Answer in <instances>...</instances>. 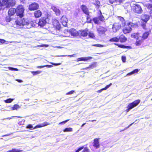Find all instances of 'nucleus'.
I'll use <instances>...</instances> for the list:
<instances>
[{"instance_id": "f257e3e1", "label": "nucleus", "mask_w": 152, "mask_h": 152, "mask_svg": "<svg viewBox=\"0 0 152 152\" xmlns=\"http://www.w3.org/2000/svg\"><path fill=\"white\" fill-rule=\"evenodd\" d=\"M16 4L15 0H0V11L5 8L14 7Z\"/></svg>"}, {"instance_id": "f03ea898", "label": "nucleus", "mask_w": 152, "mask_h": 152, "mask_svg": "<svg viewBox=\"0 0 152 152\" xmlns=\"http://www.w3.org/2000/svg\"><path fill=\"white\" fill-rule=\"evenodd\" d=\"M138 26L137 23L134 24L132 22L127 23L125 27L123 28L122 31V32L124 34L130 33L132 30V27L133 26Z\"/></svg>"}, {"instance_id": "7ed1b4c3", "label": "nucleus", "mask_w": 152, "mask_h": 152, "mask_svg": "<svg viewBox=\"0 0 152 152\" xmlns=\"http://www.w3.org/2000/svg\"><path fill=\"white\" fill-rule=\"evenodd\" d=\"M132 12L136 14H140L142 13L143 10L141 6L138 4H134L131 6Z\"/></svg>"}, {"instance_id": "20e7f679", "label": "nucleus", "mask_w": 152, "mask_h": 152, "mask_svg": "<svg viewBox=\"0 0 152 152\" xmlns=\"http://www.w3.org/2000/svg\"><path fill=\"white\" fill-rule=\"evenodd\" d=\"M16 16H19L20 18L24 16L25 9L22 5H18L16 8Z\"/></svg>"}, {"instance_id": "39448f33", "label": "nucleus", "mask_w": 152, "mask_h": 152, "mask_svg": "<svg viewBox=\"0 0 152 152\" xmlns=\"http://www.w3.org/2000/svg\"><path fill=\"white\" fill-rule=\"evenodd\" d=\"M140 100L138 99L130 103L127 106V109L126 110V112H129L130 110L137 106L140 102Z\"/></svg>"}, {"instance_id": "423d86ee", "label": "nucleus", "mask_w": 152, "mask_h": 152, "mask_svg": "<svg viewBox=\"0 0 152 152\" xmlns=\"http://www.w3.org/2000/svg\"><path fill=\"white\" fill-rule=\"evenodd\" d=\"M16 25L19 26H28L31 23L28 22V20H25L24 18L17 19L15 21Z\"/></svg>"}, {"instance_id": "0eeeda50", "label": "nucleus", "mask_w": 152, "mask_h": 152, "mask_svg": "<svg viewBox=\"0 0 152 152\" xmlns=\"http://www.w3.org/2000/svg\"><path fill=\"white\" fill-rule=\"evenodd\" d=\"M100 15L98 17H95L92 19V20L94 23L96 24H99L100 22L99 20L101 21H103L104 20V18L103 16L102 15V13L100 10Z\"/></svg>"}, {"instance_id": "6e6552de", "label": "nucleus", "mask_w": 152, "mask_h": 152, "mask_svg": "<svg viewBox=\"0 0 152 152\" xmlns=\"http://www.w3.org/2000/svg\"><path fill=\"white\" fill-rule=\"evenodd\" d=\"M121 24L119 22H115L113 25L112 28L114 31L116 32L121 28Z\"/></svg>"}, {"instance_id": "1a4fd4ad", "label": "nucleus", "mask_w": 152, "mask_h": 152, "mask_svg": "<svg viewBox=\"0 0 152 152\" xmlns=\"http://www.w3.org/2000/svg\"><path fill=\"white\" fill-rule=\"evenodd\" d=\"M39 7L38 4L34 3L29 5L28 9L30 11H34L37 10Z\"/></svg>"}, {"instance_id": "9d476101", "label": "nucleus", "mask_w": 152, "mask_h": 152, "mask_svg": "<svg viewBox=\"0 0 152 152\" xmlns=\"http://www.w3.org/2000/svg\"><path fill=\"white\" fill-rule=\"evenodd\" d=\"M150 16L147 14H143L141 16V20L142 22L147 23L150 19Z\"/></svg>"}, {"instance_id": "9b49d317", "label": "nucleus", "mask_w": 152, "mask_h": 152, "mask_svg": "<svg viewBox=\"0 0 152 152\" xmlns=\"http://www.w3.org/2000/svg\"><path fill=\"white\" fill-rule=\"evenodd\" d=\"M97 30L99 34L101 35L105 34L107 30L104 27L99 26V27L97 28Z\"/></svg>"}, {"instance_id": "f8f14e48", "label": "nucleus", "mask_w": 152, "mask_h": 152, "mask_svg": "<svg viewBox=\"0 0 152 152\" xmlns=\"http://www.w3.org/2000/svg\"><path fill=\"white\" fill-rule=\"evenodd\" d=\"M46 18L45 17H42L39 20L38 23V24L39 26L41 27H43L45 26L47 22L46 21Z\"/></svg>"}, {"instance_id": "ddd939ff", "label": "nucleus", "mask_w": 152, "mask_h": 152, "mask_svg": "<svg viewBox=\"0 0 152 152\" xmlns=\"http://www.w3.org/2000/svg\"><path fill=\"white\" fill-rule=\"evenodd\" d=\"M52 24L53 27L57 30H59L60 28V26L58 21L57 20H53L52 21Z\"/></svg>"}, {"instance_id": "4468645a", "label": "nucleus", "mask_w": 152, "mask_h": 152, "mask_svg": "<svg viewBox=\"0 0 152 152\" xmlns=\"http://www.w3.org/2000/svg\"><path fill=\"white\" fill-rule=\"evenodd\" d=\"M88 30L86 29L79 30L80 36V37H86L87 36L88 34Z\"/></svg>"}, {"instance_id": "2eb2a0df", "label": "nucleus", "mask_w": 152, "mask_h": 152, "mask_svg": "<svg viewBox=\"0 0 152 152\" xmlns=\"http://www.w3.org/2000/svg\"><path fill=\"white\" fill-rule=\"evenodd\" d=\"M99 140V138H96L94 140L93 146L96 149L100 147Z\"/></svg>"}, {"instance_id": "dca6fc26", "label": "nucleus", "mask_w": 152, "mask_h": 152, "mask_svg": "<svg viewBox=\"0 0 152 152\" xmlns=\"http://www.w3.org/2000/svg\"><path fill=\"white\" fill-rule=\"evenodd\" d=\"M80 7L84 13L86 15H89L90 12L89 11L88 8L86 6L84 5H82Z\"/></svg>"}, {"instance_id": "f3484780", "label": "nucleus", "mask_w": 152, "mask_h": 152, "mask_svg": "<svg viewBox=\"0 0 152 152\" xmlns=\"http://www.w3.org/2000/svg\"><path fill=\"white\" fill-rule=\"evenodd\" d=\"M60 21L63 26H67L68 20L65 16H63L60 19Z\"/></svg>"}, {"instance_id": "a211bd4d", "label": "nucleus", "mask_w": 152, "mask_h": 152, "mask_svg": "<svg viewBox=\"0 0 152 152\" xmlns=\"http://www.w3.org/2000/svg\"><path fill=\"white\" fill-rule=\"evenodd\" d=\"M144 40L141 38V39H137L135 43V45L137 46H143V45Z\"/></svg>"}, {"instance_id": "6ab92c4d", "label": "nucleus", "mask_w": 152, "mask_h": 152, "mask_svg": "<svg viewBox=\"0 0 152 152\" xmlns=\"http://www.w3.org/2000/svg\"><path fill=\"white\" fill-rule=\"evenodd\" d=\"M51 9L53 11L55 12L56 16H58L60 15L61 12L60 10L54 6H52Z\"/></svg>"}, {"instance_id": "aec40b11", "label": "nucleus", "mask_w": 152, "mask_h": 152, "mask_svg": "<svg viewBox=\"0 0 152 152\" xmlns=\"http://www.w3.org/2000/svg\"><path fill=\"white\" fill-rule=\"evenodd\" d=\"M69 32L71 35L73 36H77L79 34L78 32L73 28L70 29L69 30Z\"/></svg>"}, {"instance_id": "412c9836", "label": "nucleus", "mask_w": 152, "mask_h": 152, "mask_svg": "<svg viewBox=\"0 0 152 152\" xmlns=\"http://www.w3.org/2000/svg\"><path fill=\"white\" fill-rule=\"evenodd\" d=\"M8 14L10 16H12L16 13V9L14 8H11L9 9L8 11Z\"/></svg>"}, {"instance_id": "4be33fe9", "label": "nucleus", "mask_w": 152, "mask_h": 152, "mask_svg": "<svg viewBox=\"0 0 152 152\" xmlns=\"http://www.w3.org/2000/svg\"><path fill=\"white\" fill-rule=\"evenodd\" d=\"M151 33V30H149L148 31L145 32L143 34L142 37H141V38H142L144 40L148 38V35Z\"/></svg>"}, {"instance_id": "5701e85b", "label": "nucleus", "mask_w": 152, "mask_h": 152, "mask_svg": "<svg viewBox=\"0 0 152 152\" xmlns=\"http://www.w3.org/2000/svg\"><path fill=\"white\" fill-rule=\"evenodd\" d=\"M127 40V38L123 34L120 35L118 38V41L121 42H125Z\"/></svg>"}, {"instance_id": "b1692460", "label": "nucleus", "mask_w": 152, "mask_h": 152, "mask_svg": "<svg viewBox=\"0 0 152 152\" xmlns=\"http://www.w3.org/2000/svg\"><path fill=\"white\" fill-rule=\"evenodd\" d=\"M92 58L91 57H80L78 58L77 59V61H86L88 60H90Z\"/></svg>"}, {"instance_id": "393cba45", "label": "nucleus", "mask_w": 152, "mask_h": 152, "mask_svg": "<svg viewBox=\"0 0 152 152\" xmlns=\"http://www.w3.org/2000/svg\"><path fill=\"white\" fill-rule=\"evenodd\" d=\"M42 13L41 11L39 10H37L34 12V15L36 18H38L42 16Z\"/></svg>"}, {"instance_id": "a878e982", "label": "nucleus", "mask_w": 152, "mask_h": 152, "mask_svg": "<svg viewBox=\"0 0 152 152\" xmlns=\"http://www.w3.org/2000/svg\"><path fill=\"white\" fill-rule=\"evenodd\" d=\"M50 124L47 122H45L43 124H39L36 125L33 128V129H34L37 128L47 126Z\"/></svg>"}, {"instance_id": "bb28decb", "label": "nucleus", "mask_w": 152, "mask_h": 152, "mask_svg": "<svg viewBox=\"0 0 152 152\" xmlns=\"http://www.w3.org/2000/svg\"><path fill=\"white\" fill-rule=\"evenodd\" d=\"M114 45L117 46L118 47L122 48H127V49H131L132 48V47L130 46H125L124 45H121V44H119L117 43H115Z\"/></svg>"}, {"instance_id": "cd10ccee", "label": "nucleus", "mask_w": 152, "mask_h": 152, "mask_svg": "<svg viewBox=\"0 0 152 152\" xmlns=\"http://www.w3.org/2000/svg\"><path fill=\"white\" fill-rule=\"evenodd\" d=\"M139 33H134L131 34V37L132 38L136 39H139L141 38V36H139Z\"/></svg>"}, {"instance_id": "c85d7f7f", "label": "nucleus", "mask_w": 152, "mask_h": 152, "mask_svg": "<svg viewBox=\"0 0 152 152\" xmlns=\"http://www.w3.org/2000/svg\"><path fill=\"white\" fill-rule=\"evenodd\" d=\"M112 84L111 83H110L109 84L107 85L105 87L97 91V92L100 93H101L102 91L106 90L108 88H109L111 85H112Z\"/></svg>"}, {"instance_id": "c756f323", "label": "nucleus", "mask_w": 152, "mask_h": 152, "mask_svg": "<svg viewBox=\"0 0 152 152\" xmlns=\"http://www.w3.org/2000/svg\"><path fill=\"white\" fill-rule=\"evenodd\" d=\"M124 0H109V2L111 4H113L114 3H121Z\"/></svg>"}, {"instance_id": "7c9ffc66", "label": "nucleus", "mask_w": 152, "mask_h": 152, "mask_svg": "<svg viewBox=\"0 0 152 152\" xmlns=\"http://www.w3.org/2000/svg\"><path fill=\"white\" fill-rule=\"evenodd\" d=\"M109 41L111 42H119L118 38L117 37H113L110 39Z\"/></svg>"}, {"instance_id": "2f4dec72", "label": "nucleus", "mask_w": 152, "mask_h": 152, "mask_svg": "<svg viewBox=\"0 0 152 152\" xmlns=\"http://www.w3.org/2000/svg\"><path fill=\"white\" fill-rule=\"evenodd\" d=\"M73 131L72 128L71 127H67L64 129L63 131L64 132H71Z\"/></svg>"}, {"instance_id": "473e14b6", "label": "nucleus", "mask_w": 152, "mask_h": 152, "mask_svg": "<svg viewBox=\"0 0 152 152\" xmlns=\"http://www.w3.org/2000/svg\"><path fill=\"white\" fill-rule=\"evenodd\" d=\"M20 107L19 105L17 104H15L13 107H11L12 110H17Z\"/></svg>"}, {"instance_id": "72a5a7b5", "label": "nucleus", "mask_w": 152, "mask_h": 152, "mask_svg": "<svg viewBox=\"0 0 152 152\" xmlns=\"http://www.w3.org/2000/svg\"><path fill=\"white\" fill-rule=\"evenodd\" d=\"M42 72L41 71L38 70L37 71H33L31 72V73L33 75H35L38 74H39Z\"/></svg>"}, {"instance_id": "f704fd0d", "label": "nucleus", "mask_w": 152, "mask_h": 152, "mask_svg": "<svg viewBox=\"0 0 152 152\" xmlns=\"http://www.w3.org/2000/svg\"><path fill=\"white\" fill-rule=\"evenodd\" d=\"M145 6L147 9L150 10H152V4H147L145 5Z\"/></svg>"}, {"instance_id": "c9c22d12", "label": "nucleus", "mask_w": 152, "mask_h": 152, "mask_svg": "<svg viewBox=\"0 0 152 152\" xmlns=\"http://www.w3.org/2000/svg\"><path fill=\"white\" fill-rule=\"evenodd\" d=\"M96 7L97 8H99L100 5V3L99 1H96L95 3L94 4Z\"/></svg>"}, {"instance_id": "e433bc0d", "label": "nucleus", "mask_w": 152, "mask_h": 152, "mask_svg": "<svg viewBox=\"0 0 152 152\" xmlns=\"http://www.w3.org/2000/svg\"><path fill=\"white\" fill-rule=\"evenodd\" d=\"M90 16L89 15H87L86 16V20L87 22L88 23H92V20L90 18Z\"/></svg>"}, {"instance_id": "4c0bfd02", "label": "nucleus", "mask_w": 152, "mask_h": 152, "mask_svg": "<svg viewBox=\"0 0 152 152\" xmlns=\"http://www.w3.org/2000/svg\"><path fill=\"white\" fill-rule=\"evenodd\" d=\"M14 100L13 99L9 98L4 100V101L6 103H8L11 102Z\"/></svg>"}, {"instance_id": "58836bf2", "label": "nucleus", "mask_w": 152, "mask_h": 152, "mask_svg": "<svg viewBox=\"0 0 152 152\" xmlns=\"http://www.w3.org/2000/svg\"><path fill=\"white\" fill-rule=\"evenodd\" d=\"M89 37L92 38H94L95 37L94 34L92 32H89L88 34Z\"/></svg>"}, {"instance_id": "ea45409f", "label": "nucleus", "mask_w": 152, "mask_h": 152, "mask_svg": "<svg viewBox=\"0 0 152 152\" xmlns=\"http://www.w3.org/2000/svg\"><path fill=\"white\" fill-rule=\"evenodd\" d=\"M147 23L143 22H142L141 25L142 27V28L145 30H147V28H146V23Z\"/></svg>"}, {"instance_id": "a19ab883", "label": "nucleus", "mask_w": 152, "mask_h": 152, "mask_svg": "<svg viewBox=\"0 0 152 152\" xmlns=\"http://www.w3.org/2000/svg\"><path fill=\"white\" fill-rule=\"evenodd\" d=\"M92 46L101 48L104 47V45L100 44H95L92 45Z\"/></svg>"}, {"instance_id": "79ce46f5", "label": "nucleus", "mask_w": 152, "mask_h": 152, "mask_svg": "<svg viewBox=\"0 0 152 152\" xmlns=\"http://www.w3.org/2000/svg\"><path fill=\"white\" fill-rule=\"evenodd\" d=\"M8 68L11 71H18V69L15 68L9 67Z\"/></svg>"}, {"instance_id": "37998d69", "label": "nucleus", "mask_w": 152, "mask_h": 152, "mask_svg": "<svg viewBox=\"0 0 152 152\" xmlns=\"http://www.w3.org/2000/svg\"><path fill=\"white\" fill-rule=\"evenodd\" d=\"M12 151H13V152H23V150H18L16 148H12Z\"/></svg>"}, {"instance_id": "c03bdc74", "label": "nucleus", "mask_w": 152, "mask_h": 152, "mask_svg": "<svg viewBox=\"0 0 152 152\" xmlns=\"http://www.w3.org/2000/svg\"><path fill=\"white\" fill-rule=\"evenodd\" d=\"M95 67V65L93 64H92L90 65H89V66L87 67H86L85 68V69H87L89 68H93Z\"/></svg>"}, {"instance_id": "a18cd8bd", "label": "nucleus", "mask_w": 152, "mask_h": 152, "mask_svg": "<svg viewBox=\"0 0 152 152\" xmlns=\"http://www.w3.org/2000/svg\"><path fill=\"white\" fill-rule=\"evenodd\" d=\"M74 92H75V91L71 90V91L67 92V93H66V95H71V94H72Z\"/></svg>"}, {"instance_id": "49530a36", "label": "nucleus", "mask_w": 152, "mask_h": 152, "mask_svg": "<svg viewBox=\"0 0 152 152\" xmlns=\"http://www.w3.org/2000/svg\"><path fill=\"white\" fill-rule=\"evenodd\" d=\"M121 60L123 63H125L126 60V58L125 56H122L121 57Z\"/></svg>"}, {"instance_id": "de8ad7c7", "label": "nucleus", "mask_w": 152, "mask_h": 152, "mask_svg": "<svg viewBox=\"0 0 152 152\" xmlns=\"http://www.w3.org/2000/svg\"><path fill=\"white\" fill-rule=\"evenodd\" d=\"M84 148V146H82L79 147L75 151V152H79L80 151Z\"/></svg>"}, {"instance_id": "09e8293b", "label": "nucleus", "mask_w": 152, "mask_h": 152, "mask_svg": "<svg viewBox=\"0 0 152 152\" xmlns=\"http://www.w3.org/2000/svg\"><path fill=\"white\" fill-rule=\"evenodd\" d=\"M26 128L27 129H33L34 128H33L32 125L31 124H28L26 126Z\"/></svg>"}, {"instance_id": "8fccbe9b", "label": "nucleus", "mask_w": 152, "mask_h": 152, "mask_svg": "<svg viewBox=\"0 0 152 152\" xmlns=\"http://www.w3.org/2000/svg\"><path fill=\"white\" fill-rule=\"evenodd\" d=\"M82 152H90L89 149L87 147L84 148V149Z\"/></svg>"}, {"instance_id": "3c124183", "label": "nucleus", "mask_w": 152, "mask_h": 152, "mask_svg": "<svg viewBox=\"0 0 152 152\" xmlns=\"http://www.w3.org/2000/svg\"><path fill=\"white\" fill-rule=\"evenodd\" d=\"M51 64H52L53 65H54L55 66H57L59 65H60L61 64V63H53L51 62L50 63Z\"/></svg>"}, {"instance_id": "603ef678", "label": "nucleus", "mask_w": 152, "mask_h": 152, "mask_svg": "<svg viewBox=\"0 0 152 152\" xmlns=\"http://www.w3.org/2000/svg\"><path fill=\"white\" fill-rule=\"evenodd\" d=\"M139 70L138 69H135L132 71L133 74L137 73L138 72Z\"/></svg>"}, {"instance_id": "864d4df0", "label": "nucleus", "mask_w": 152, "mask_h": 152, "mask_svg": "<svg viewBox=\"0 0 152 152\" xmlns=\"http://www.w3.org/2000/svg\"><path fill=\"white\" fill-rule=\"evenodd\" d=\"M69 119H67L65 121H64L61 122H60L59 123V124H65L66 123L69 121Z\"/></svg>"}, {"instance_id": "5fc2aeb1", "label": "nucleus", "mask_w": 152, "mask_h": 152, "mask_svg": "<svg viewBox=\"0 0 152 152\" xmlns=\"http://www.w3.org/2000/svg\"><path fill=\"white\" fill-rule=\"evenodd\" d=\"M6 41L4 39H0V42L1 43L3 44Z\"/></svg>"}, {"instance_id": "6e6d98bb", "label": "nucleus", "mask_w": 152, "mask_h": 152, "mask_svg": "<svg viewBox=\"0 0 152 152\" xmlns=\"http://www.w3.org/2000/svg\"><path fill=\"white\" fill-rule=\"evenodd\" d=\"M117 17H118L119 18V19L121 21H123L124 20V18L122 17L118 16Z\"/></svg>"}, {"instance_id": "4d7b16f0", "label": "nucleus", "mask_w": 152, "mask_h": 152, "mask_svg": "<svg viewBox=\"0 0 152 152\" xmlns=\"http://www.w3.org/2000/svg\"><path fill=\"white\" fill-rule=\"evenodd\" d=\"M133 123H132L131 124H130L127 127L125 128V129L124 130H122V131H124V130H126V129H127L130 126L132 125V124H133Z\"/></svg>"}, {"instance_id": "13d9d810", "label": "nucleus", "mask_w": 152, "mask_h": 152, "mask_svg": "<svg viewBox=\"0 0 152 152\" xmlns=\"http://www.w3.org/2000/svg\"><path fill=\"white\" fill-rule=\"evenodd\" d=\"M53 66L52 65H45V67H48V68H50V67H52Z\"/></svg>"}, {"instance_id": "bf43d9fd", "label": "nucleus", "mask_w": 152, "mask_h": 152, "mask_svg": "<svg viewBox=\"0 0 152 152\" xmlns=\"http://www.w3.org/2000/svg\"><path fill=\"white\" fill-rule=\"evenodd\" d=\"M149 14L151 17H152V10H150L149 12Z\"/></svg>"}, {"instance_id": "052dcab7", "label": "nucleus", "mask_w": 152, "mask_h": 152, "mask_svg": "<svg viewBox=\"0 0 152 152\" xmlns=\"http://www.w3.org/2000/svg\"><path fill=\"white\" fill-rule=\"evenodd\" d=\"M133 74V73H132V72L127 73L126 75V76H130V75H132Z\"/></svg>"}, {"instance_id": "680f3d73", "label": "nucleus", "mask_w": 152, "mask_h": 152, "mask_svg": "<svg viewBox=\"0 0 152 152\" xmlns=\"http://www.w3.org/2000/svg\"><path fill=\"white\" fill-rule=\"evenodd\" d=\"M18 124L19 125H23V123H22V121H19L18 122Z\"/></svg>"}, {"instance_id": "e2e57ef3", "label": "nucleus", "mask_w": 152, "mask_h": 152, "mask_svg": "<svg viewBox=\"0 0 152 152\" xmlns=\"http://www.w3.org/2000/svg\"><path fill=\"white\" fill-rule=\"evenodd\" d=\"M37 67L38 68H41L45 67V65L37 66Z\"/></svg>"}, {"instance_id": "0e129e2a", "label": "nucleus", "mask_w": 152, "mask_h": 152, "mask_svg": "<svg viewBox=\"0 0 152 152\" xmlns=\"http://www.w3.org/2000/svg\"><path fill=\"white\" fill-rule=\"evenodd\" d=\"M16 80L19 83H21L23 82L22 80L19 79H16Z\"/></svg>"}, {"instance_id": "69168bd1", "label": "nucleus", "mask_w": 152, "mask_h": 152, "mask_svg": "<svg viewBox=\"0 0 152 152\" xmlns=\"http://www.w3.org/2000/svg\"><path fill=\"white\" fill-rule=\"evenodd\" d=\"M9 135H10V134H7L4 135L2 136V137H5V136H9Z\"/></svg>"}, {"instance_id": "338daca9", "label": "nucleus", "mask_w": 152, "mask_h": 152, "mask_svg": "<svg viewBox=\"0 0 152 152\" xmlns=\"http://www.w3.org/2000/svg\"><path fill=\"white\" fill-rule=\"evenodd\" d=\"M86 124V123H84L82 125H81V127H83V126H84L85 124Z\"/></svg>"}, {"instance_id": "774afa93", "label": "nucleus", "mask_w": 152, "mask_h": 152, "mask_svg": "<svg viewBox=\"0 0 152 152\" xmlns=\"http://www.w3.org/2000/svg\"><path fill=\"white\" fill-rule=\"evenodd\" d=\"M7 152H13V151H12V149L11 150H9L7 151Z\"/></svg>"}]
</instances>
